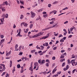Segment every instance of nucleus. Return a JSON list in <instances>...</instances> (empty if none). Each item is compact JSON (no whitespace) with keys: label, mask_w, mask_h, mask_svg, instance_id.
Wrapping results in <instances>:
<instances>
[{"label":"nucleus","mask_w":77,"mask_h":77,"mask_svg":"<svg viewBox=\"0 0 77 77\" xmlns=\"http://www.w3.org/2000/svg\"><path fill=\"white\" fill-rule=\"evenodd\" d=\"M44 33V32H39L38 34H36L34 35V36H29V38H37V37H38V36H41V35H42V34Z\"/></svg>","instance_id":"obj_1"},{"label":"nucleus","mask_w":77,"mask_h":77,"mask_svg":"<svg viewBox=\"0 0 77 77\" xmlns=\"http://www.w3.org/2000/svg\"><path fill=\"white\" fill-rule=\"evenodd\" d=\"M74 60H72L71 61V63L72 66H76L77 65V62H76L75 63V62L74 61Z\"/></svg>","instance_id":"obj_2"},{"label":"nucleus","mask_w":77,"mask_h":77,"mask_svg":"<svg viewBox=\"0 0 77 77\" xmlns=\"http://www.w3.org/2000/svg\"><path fill=\"white\" fill-rule=\"evenodd\" d=\"M50 36V34L48 33V34L47 36H44L40 38V39H47V38H48V37H49Z\"/></svg>","instance_id":"obj_3"},{"label":"nucleus","mask_w":77,"mask_h":77,"mask_svg":"<svg viewBox=\"0 0 77 77\" xmlns=\"http://www.w3.org/2000/svg\"><path fill=\"white\" fill-rule=\"evenodd\" d=\"M31 18H34V17H35L36 15V14H35V13L33 12L32 11L31 12Z\"/></svg>","instance_id":"obj_4"},{"label":"nucleus","mask_w":77,"mask_h":77,"mask_svg":"<svg viewBox=\"0 0 77 77\" xmlns=\"http://www.w3.org/2000/svg\"><path fill=\"white\" fill-rule=\"evenodd\" d=\"M23 26H24V27H27V26L29 25L28 24H27V23L25 22H23V23H21V26H23Z\"/></svg>","instance_id":"obj_5"},{"label":"nucleus","mask_w":77,"mask_h":77,"mask_svg":"<svg viewBox=\"0 0 77 77\" xmlns=\"http://www.w3.org/2000/svg\"><path fill=\"white\" fill-rule=\"evenodd\" d=\"M8 16L9 15L8 14H5H5H3L2 15L3 17H5V18H8Z\"/></svg>","instance_id":"obj_6"},{"label":"nucleus","mask_w":77,"mask_h":77,"mask_svg":"<svg viewBox=\"0 0 77 77\" xmlns=\"http://www.w3.org/2000/svg\"><path fill=\"white\" fill-rule=\"evenodd\" d=\"M16 36L17 37H18V36H19V37H22L23 35H21V32H18V34L16 35Z\"/></svg>","instance_id":"obj_7"},{"label":"nucleus","mask_w":77,"mask_h":77,"mask_svg":"<svg viewBox=\"0 0 77 77\" xmlns=\"http://www.w3.org/2000/svg\"><path fill=\"white\" fill-rule=\"evenodd\" d=\"M1 21L2 23L0 22V24H4L3 23V22H4V18L1 19Z\"/></svg>","instance_id":"obj_8"},{"label":"nucleus","mask_w":77,"mask_h":77,"mask_svg":"<svg viewBox=\"0 0 77 77\" xmlns=\"http://www.w3.org/2000/svg\"><path fill=\"white\" fill-rule=\"evenodd\" d=\"M0 65H1L3 66V68L2 69V70H3V71H5V69H6V68H5V65L4 64H1Z\"/></svg>","instance_id":"obj_9"},{"label":"nucleus","mask_w":77,"mask_h":77,"mask_svg":"<svg viewBox=\"0 0 77 77\" xmlns=\"http://www.w3.org/2000/svg\"><path fill=\"white\" fill-rule=\"evenodd\" d=\"M11 51H10L8 53L6 54V56H9L11 54Z\"/></svg>","instance_id":"obj_10"},{"label":"nucleus","mask_w":77,"mask_h":77,"mask_svg":"<svg viewBox=\"0 0 77 77\" xmlns=\"http://www.w3.org/2000/svg\"><path fill=\"white\" fill-rule=\"evenodd\" d=\"M5 4L6 5V6H7V5H9V3H8V2H4V3L2 4L3 6H5Z\"/></svg>","instance_id":"obj_11"},{"label":"nucleus","mask_w":77,"mask_h":77,"mask_svg":"<svg viewBox=\"0 0 77 77\" xmlns=\"http://www.w3.org/2000/svg\"><path fill=\"white\" fill-rule=\"evenodd\" d=\"M4 41H5V40L4 39H2L1 40V41L0 42V46L2 44V43H3L4 42Z\"/></svg>","instance_id":"obj_12"},{"label":"nucleus","mask_w":77,"mask_h":77,"mask_svg":"<svg viewBox=\"0 0 77 77\" xmlns=\"http://www.w3.org/2000/svg\"><path fill=\"white\" fill-rule=\"evenodd\" d=\"M43 46H46V47H47V46H48V43L47 42H46L45 43V44H43Z\"/></svg>","instance_id":"obj_13"},{"label":"nucleus","mask_w":77,"mask_h":77,"mask_svg":"<svg viewBox=\"0 0 77 77\" xmlns=\"http://www.w3.org/2000/svg\"><path fill=\"white\" fill-rule=\"evenodd\" d=\"M49 29H50L49 27L48 28H45L44 29H42V31H45V30H48Z\"/></svg>","instance_id":"obj_14"},{"label":"nucleus","mask_w":77,"mask_h":77,"mask_svg":"<svg viewBox=\"0 0 77 77\" xmlns=\"http://www.w3.org/2000/svg\"><path fill=\"white\" fill-rule=\"evenodd\" d=\"M29 70H30L31 71H33V67H32V65H31V66L29 68Z\"/></svg>","instance_id":"obj_15"},{"label":"nucleus","mask_w":77,"mask_h":77,"mask_svg":"<svg viewBox=\"0 0 77 77\" xmlns=\"http://www.w3.org/2000/svg\"><path fill=\"white\" fill-rule=\"evenodd\" d=\"M45 63V60H43L41 61V65H42Z\"/></svg>","instance_id":"obj_16"},{"label":"nucleus","mask_w":77,"mask_h":77,"mask_svg":"<svg viewBox=\"0 0 77 77\" xmlns=\"http://www.w3.org/2000/svg\"><path fill=\"white\" fill-rule=\"evenodd\" d=\"M75 29V27L73 26L72 27H71L70 29V32H72V30H73V29Z\"/></svg>","instance_id":"obj_17"},{"label":"nucleus","mask_w":77,"mask_h":77,"mask_svg":"<svg viewBox=\"0 0 77 77\" xmlns=\"http://www.w3.org/2000/svg\"><path fill=\"white\" fill-rule=\"evenodd\" d=\"M24 33H27V32L29 31V29H26V30L25 29H24Z\"/></svg>","instance_id":"obj_18"},{"label":"nucleus","mask_w":77,"mask_h":77,"mask_svg":"<svg viewBox=\"0 0 77 77\" xmlns=\"http://www.w3.org/2000/svg\"><path fill=\"white\" fill-rule=\"evenodd\" d=\"M56 70H57L56 68H54V69L53 70L52 74H54V72H55V71H56Z\"/></svg>","instance_id":"obj_19"},{"label":"nucleus","mask_w":77,"mask_h":77,"mask_svg":"<svg viewBox=\"0 0 77 77\" xmlns=\"http://www.w3.org/2000/svg\"><path fill=\"white\" fill-rule=\"evenodd\" d=\"M57 25V24H56L55 25H53V26L50 27H49V29H51V28H53L54 27H55V26Z\"/></svg>","instance_id":"obj_20"},{"label":"nucleus","mask_w":77,"mask_h":77,"mask_svg":"<svg viewBox=\"0 0 77 77\" xmlns=\"http://www.w3.org/2000/svg\"><path fill=\"white\" fill-rule=\"evenodd\" d=\"M10 67H11V66H12V61L11 60H10Z\"/></svg>","instance_id":"obj_21"},{"label":"nucleus","mask_w":77,"mask_h":77,"mask_svg":"<svg viewBox=\"0 0 77 77\" xmlns=\"http://www.w3.org/2000/svg\"><path fill=\"white\" fill-rule=\"evenodd\" d=\"M44 18H47L48 17V14H45L43 15Z\"/></svg>","instance_id":"obj_22"},{"label":"nucleus","mask_w":77,"mask_h":77,"mask_svg":"<svg viewBox=\"0 0 77 77\" xmlns=\"http://www.w3.org/2000/svg\"><path fill=\"white\" fill-rule=\"evenodd\" d=\"M68 64L70 65V63H71V61H70L69 60H67Z\"/></svg>","instance_id":"obj_23"},{"label":"nucleus","mask_w":77,"mask_h":77,"mask_svg":"<svg viewBox=\"0 0 77 77\" xmlns=\"http://www.w3.org/2000/svg\"><path fill=\"white\" fill-rule=\"evenodd\" d=\"M53 53V51H50L49 52H48L49 54H50L51 55V54H52Z\"/></svg>","instance_id":"obj_24"},{"label":"nucleus","mask_w":77,"mask_h":77,"mask_svg":"<svg viewBox=\"0 0 77 77\" xmlns=\"http://www.w3.org/2000/svg\"><path fill=\"white\" fill-rule=\"evenodd\" d=\"M57 12V11H56V10H54L52 11L53 14L54 13V14H56Z\"/></svg>","instance_id":"obj_25"},{"label":"nucleus","mask_w":77,"mask_h":77,"mask_svg":"<svg viewBox=\"0 0 77 77\" xmlns=\"http://www.w3.org/2000/svg\"><path fill=\"white\" fill-rule=\"evenodd\" d=\"M38 63L40 64V65H41V60L40 59L38 60Z\"/></svg>","instance_id":"obj_26"},{"label":"nucleus","mask_w":77,"mask_h":77,"mask_svg":"<svg viewBox=\"0 0 77 77\" xmlns=\"http://www.w3.org/2000/svg\"><path fill=\"white\" fill-rule=\"evenodd\" d=\"M33 24H30V26H29L30 28L32 29V27H33Z\"/></svg>","instance_id":"obj_27"},{"label":"nucleus","mask_w":77,"mask_h":77,"mask_svg":"<svg viewBox=\"0 0 77 77\" xmlns=\"http://www.w3.org/2000/svg\"><path fill=\"white\" fill-rule=\"evenodd\" d=\"M22 48V46L21 45L20 46L19 48V51H21V49Z\"/></svg>","instance_id":"obj_28"},{"label":"nucleus","mask_w":77,"mask_h":77,"mask_svg":"<svg viewBox=\"0 0 77 77\" xmlns=\"http://www.w3.org/2000/svg\"><path fill=\"white\" fill-rule=\"evenodd\" d=\"M38 62H36L34 64V66H38Z\"/></svg>","instance_id":"obj_29"},{"label":"nucleus","mask_w":77,"mask_h":77,"mask_svg":"<svg viewBox=\"0 0 77 77\" xmlns=\"http://www.w3.org/2000/svg\"><path fill=\"white\" fill-rule=\"evenodd\" d=\"M23 17H24V16L23 15H21L20 16V19H23Z\"/></svg>","instance_id":"obj_30"},{"label":"nucleus","mask_w":77,"mask_h":77,"mask_svg":"<svg viewBox=\"0 0 77 77\" xmlns=\"http://www.w3.org/2000/svg\"><path fill=\"white\" fill-rule=\"evenodd\" d=\"M31 53H34V52H35V50H32L31 51Z\"/></svg>","instance_id":"obj_31"},{"label":"nucleus","mask_w":77,"mask_h":77,"mask_svg":"<svg viewBox=\"0 0 77 77\" xmlns=\"http://www.w3.org/2000/svg\"><path fill=\"white\" fill-rule=\"evenodd\" d=\"M18 44H17L16 45L15 47V49H17V48H18Z\"/></svg>","instance_id":"obj_32"},{"label":"nucleus","mask_w":77,"mask_h":77,"mask_svg":"<svg viewBox=\"0 0 77 77\" xmlns=\"http://www.w3.org/2000/svg\"><path fill=\"white\" fill-rule=\"evenodd\" d=\"M40 47L41 48V50H44V47L42 46V45H41L40 46Z\"/></svg>","instance_id":"obj_33"},{"label":"nucleus","mask_w":77,"mask_h":77,"mask_svg":"<svg viewBox=\"0 0 77 77\" xmlns=\"http://www.w3.org/2000/svg\"><path fill=\"white\" fill-rule=\"evenodd\" d=\"M42 9H40L38 10V12H42Z\"/></svg>","instance_id":"obj_34"},{"label":"nucleus","mask_w":77,"mask_h":77,"mask_svg":"<svg viewBox=\"0 0 77 77\" xmlns=\"http://www.w3.org/2000/svg\"><path fill=\"white\" fill-rule=\"evenodd\" d=\"M64 57H65V56L63 55H61V56L60 57V58L62 59L64 58Z\"/></svg>","instance_id":"obj_35"},{"label":"nucleus","mask_w":77,"mask_h":77,"mask_svg":"<svg viewBox=\"0 0 77 77\" xmlns=\"http://www.w3.org/2000/svg\"><path fill=\"white\" fill-rule=\"evenodd\" d=\"M60 42H64V40H63V38H62L60 40Z\"/></svg>","instance_id":"obj_36"},{"label":"nucleus","mask_w":77,"mask_h":77,"mask_svg":"<svg viewBox=\"0 0 77 77\" xmlns=\"http://www.w3.org/2000/svg\"><path fill=\"white\" fill-rule=\"evenodd\" d=\"M76 70V69H74L72 71V74H74Z\"/></svg>","instance_id":"obj_37"},{"label":"nucleus","mask_w":77,"mask_h":77,"mask_svg":"<svg viewBox=\"0 0 77 77\" xmlns=\"http://www.w3.org/2000/svg\"><path fill=\"white\" fill-rule=\"evenodd\" d=\"M17 68H20V64H18L17 65Z\"/></svg>","instance_id":"obj_38"},{"label":"nucleus","mask_w":77,"mask_h":77,"mask_svg":"<svg viewBox=\"0 0 77 77\" xmlns=\"http://www.w3.org/2000/svg\"><path fill=\"white\" fill-rule=\"evenodd\" d=\"M51 21H55L56 20V19L55 18H52L51 19Z\"/></svg>","instance_id":"obj_39"},{"label":"nucleus","mask_w":77,"mask_h":77,"mask_svg":"<svg viewBox=\"0 0 77 77\" xmlns=\"http://www.w3.org/2000/svg\"><path fill=\"white\" fill-rule=\"evenodd\" d=\"M36 48L37 49H40V50H41V48H40V47H38V45H37V46H36Z\"/></svg>","instance_id":"obj_40"},{"label":"nucleus","mask_w":77,"mask_h":77,"mask_svg":"<svg viewBox=\"0 0 77 77\" xmlns=\"http://www.w3.org/2000/svg\"><path fill=\"white\" fill-rule=\"evenodd\" d=\"M45 61L46 62H48V63H50V60H49L48 59L46 60Z\"/></svg>","instance_id":"obj_41"},{"label":"nucleus","mask_w":77,"mask_h":77,"mask_svg":"<svg viewBox=\"0 0 77 77\" xmlns=\"http://www.w3.org/2000/svg\"><path fill=\"white\" fill-rule=\"evenodd\" d=\"M57 3H58V2L56 1V2H53V5H55V4Z\"/></svg>","instance_id":"obj_42"},{"label":"nucleus","mask_w":77,"mask_h":77,"mask_svg":"<svg viewBox=\"0 0 77 77\" xmlns=\"http://www.w3.org/2000/svg\"><path fill=\"white\" fill-rule=\"evenodd\" d=\"M68 9V8L67 7H66L65 8H63V10H66V9Z\"/></svg>","instance_id":"obj_43"},{"label":"nucleus","mask_w":77,"mask_h":77,"mask_svg":"<svg viewBox=\"0 0 77 77\" xmlns=\"http://www.w3.org/2000/svg\"><path fill=\"white\" fill-rule=\"evenodd\" d=\"M65 59H62L60 60V62H63V61H64V60H65Z\"/></svg>","instance_id":"obj_44"},{"label":"nucleus","mask_w":77,"mask_h":77,"mask_svg":"<svg viewBox=\"0 0 77 77\" xmlns=\"http://www.w3.org/2000/svg\"><path fill=\"white\" fill-rule=\"evenodd\" d=\"M45 65L46 66H49V64L48 63H46Z\"/></svg>","instance_id":"obj_45"},{"label":"nucleus","mask_w":77,"mask_h":77,"mask_svg":"<svg viewBox=\"0 0 77 77\" xmlns=\"http://www.w3.org/2000/svg\"><path fill=\"white\" fill-rule=\"evenodd\" d=\"M51 4H49L48 5V8H51Z\"/></svg>","instance_id":"obj_46"},{"label":"nucleus","mask_w":77,"mask_h":77,"mask_svg":"<svg viewBox=\"0 0 77 77\" xmlns=\"http://www.w3.org/2000/svg\"><path fill=\"white\" fill-rule=\"evenodd\" d=\"M18 54L20 56H22L23 55V52H20Z\"/></svg>","instance_id":"obj_47"},{"label":"nucleus","mask_w":77,"mask_h":77,"mask_svg":"<svg viewBox=\"0 0 77 77\" xmlns=\"http://www.w3.org/2000/svg\"><path fill=\"white\" fill-rule=\"evenodd\" d=\"M68 21H67L64 23V24H68Z\"/></svg>","instance_id":"obj_48"},{"label":"nucleus","mask_w":77,"mask_h":77,"mask_svg":"<svg viewBox=\"0 0 77 77\" xmlns=\"http://www.w3.org/2000/svg\"><path fill=\"white\" fill-rule=\"evenodd\" d=\"M61 37H63V35L62 34L59 35L58 38H61Z\"/></svg>","instance_id":"obj_49"},{"label":"nucleus","mask_w":77,"mask_h":77,"mask_svg":"<svg viewBox=\"0 0 77 77\" xmlns=\"http://www.w3.org/2000/svg\"><path fill=\"white\" fill-rule=\"evenodd\" d=\"M65 65V63H63L62 64V66L63 67Z\"/></svg>","instance_id":"obj_50"},{"label":"nucleus","mask_w":77,"mask_h":77,"mask_svg":"<svg viewBox=\"0 0 77 77\" xmlns=\"http://www.w3.org/2000/svg\"><path fill=\"white\" fill-rule=\"evenodd\" d=\"M2 11L3 12H5V11H6V9L5 8H2Z\"/></svg>","instance_id":"obj_51"},{"label":"nucleus","mask_w":77,"mask_h":77,"mask_svg":"<svg viewBox=\"0 0 77 77\" xmlns=\"http://www.w3.org/2000/svg\"><path fill=\"white\" fill-rule=\"evenodd\" d=\"M57 47H54L53 48V50H56V49H57Z\"/></svg>","instance_id":"obj_52"},{"label":"nucleus","mask_w":77,"mask_h":77,"mask_svg":"<svg viewBox=\"0 0 77 77\" xmlns=\"http://www.w3.org/2000/svg\"><path fill=\"white\" fill-rule=\"evenodd\" d=\"M54 23V21H52L50 22V24H53Z\"/></svg>","instance_id":"obj_53"},{"label":"nucleus","mask_w":77,"mask_h":77,"mask_svg":"<svg viewBox=\"0 0 77 77\" xmlns=\"http://www.w3.org/2000/svg\"><path fill=\"white\" fill-rule=\"evenodd\" d=\"M16 0L17 2V4H18V5H20V2H19V1H18V0Z\"/></svg>","instance_id":"obj_54"},{"label":"nucleus","mask_w":77,"mask_h":77,"mask_svg":"<svg viewBox=\"0 0 77 77\" xmlns=\"http://www.w3.org/2000/svg\"><path fill=\"white\" fill-rule=\"evenodd\" d=\"M1 39H3L4 38V35H1Z\"/></svg>","instance_id":"obj_55"},{"label":"nucleus","mask_w":77,"mask_h":77,"mask_svg":"<svg viewBox=\"0 0 77 77\" xmlns=\"http://www.w3.org/2000/svg\"><path fill=\"white\" fill-rule=\"evenodd\" d=\"M20 2L21 4H24V2H23V1H21V0H20Z\"/></svg>","instance_id":"obj_56"},{"label":"nucleus","mask_w":77,"mask_h":77,"mask_svg":"<svg viewBox=\"0 0 77 77\" xmlns=\"http://www.w3.org/2000/svg\"><path fill=\"white\" fill-rule=\"evenodd\" d=\"M56 59V57L55 56H53L52 57V60H55Z\"/></svg>","instance_id":"obj_57"},{"label":"nucleus","mask_w":77,"mask_h":77,"mask_svg":"<svg viewBox=\"0 0 77 77\" xmlns=\"http://www.w3.org/2000/svg\"><path fill=\"white\" fill-rule=\"evenodd\" d=\"M23 72H24V70L21 69L20 71V73H23Z\"/></svg>","instance_id":"obj_58"},{"label":"nucleus","mask_w":77,"mask_h":77,"mask_svg":"<svg viewBox=\"0 0 77 77\" xmlns=\"http://www.w3.org/2000/svg\"><path fill=\"white\" fill-rule=\"evenodd\" d=\"M22 31V30H21V29H19V33H21V31Z\"/></svg>","instance_id":"obj_59"},{"label":"nucleus","mask_w":77,"mask_h":77,"mask_svg":"<svg viewBox=\"0 0 77 77\" xmlns=\"http://www.w3.org/2000/svg\"><path fill=\"white\" fill-rule=\"evenodd\" d=\"M42 14H44V15H45V14H47V12L45 11H44L43 12Z\"/></svg>","instance_id":"obj_60"},{"label":"nucleus","mask_w":77,"mask_h":77,"mask_svg":"<svg viewBox=\"0 0 77 77\" xmlns=\"http://www.w3.org/2000/svg\"><path fill=\"white\" fill-rule=\"evenodd\" d=\"M20 6L21 9H22V8H24V7L23 6L20 5Z\"/></svg>","instance_id":"obj_61"},{"label":"nucleus","mask_w":77,"mask_h":77,"mask_svg":"<svg viewBox=\"0 0 77 77\" xmlns=\"http://www.w3.org/2000/svg\"><path fill=\"white\" fill-rule=\"evenodd\" d=\"M5 53V51H3V53L2 52H0V54H3Z\"/></svg>","instance_id":"obj_62"},{"label":"nucleus","mask_w":77,"mask_h":77,"mask_svg":"<svg viewBox=\"0 0 77 77\" xmlns=\"http://www.w3.org/2000/svg\"><path fill=\"white\" fill-rule=\"evenodd\" d=\"M34 32H38V30H36L35 29H34Z\"/></svg>","instance_id":"obj_63"},{"label":"nucleus","mask_w":77,"mask_h":77,"mask_svg":"<svg viewBox=\"0 0 77 77\" xmlns=\"http://www.w3.org/2000/svg\"><path fill=\"white\" fill-rule=\"evenodd\" d=\"M42 53V51H38V53L39 54H40V53Z\"/></svg>","instance_id":"obj_64"}]
</instances>
